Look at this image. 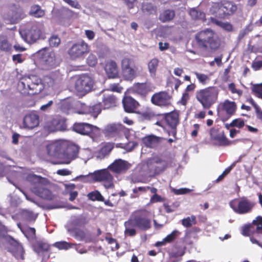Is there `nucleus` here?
<instances>
[{"label": "nucleus", "mask_w": 262, "mask_h": 262, "mask_svg": "<svg viewBox=\"0 0 262 262\" xmlns=\"http://www.w3.org/2000/svg\"><path fill=\"white\" fill-rule=\"evenodd\" d=\"M195 39L200 54L203 57H209L217 51L221 46V40L215 32L210 29H206L199 32L195 35Z\"/></svg>", "instance_id": "nucleus-1"}, {"label": "nucleus", "mask_w": 262, "mask_h": 262, "mask_svg": "<svg viewBox=\"0 0 262 262\" xmlns=\"http://www.w3.org/2000/svg\"><path fill=\"white\" fill-rule=\"evenodd\" d=\"M18 90L24 95H34L40 93L44 89L41 79L36 76L25 77L17 84Z\"/></svg>", "instance_id": "nucleus-2"}, {"label": "nucleus", "mask_w": 262, "mask_h": 262, "mask_svg": "<svg viewBox=\"0 0 262 262\" xmlns=\"http://www.w3.org/2000/svg\"><path fill=\"white\" fill-rule=\"evenodd\" d=\"M219 90L215 86H209L198 90L195 98L204 109H209L218 100Z\"/></svg>", "instance_id": "nucleus-3"}, {"label": "nucleus", "mask_w": 262, "mask_h": 262, "mask_svg": "<svg viewBox=\"0 0 262 262\" xmlns=\"http://www.w3.org/2000/svg\"><path fill=\"white\" fill-rule=\"evenodd\" d=\"M27 179L33 185L32 191L39 197L48 200L53 199V195L51 191L46 188L42 184L43 178L40 176L35 174H30Z\"/></svg>", "instance_id": "nucleus-4"}, {"label": "nucleus", "mask_w": 262, "mask_h": 262, "mask_svg": "<svg viewBox=\"0 0 262 262\" xmlns=\"http://www.w3.org/2000/svg\"><path fill=\"white\" fill-rule=\"evenodd\" d=\"M161 116L165 127L170 129L168 131V135H171L176 140L177 139V126L180 121L179 112L174 110L169 113L161 114Z\"/></svg>", "instance_id": "nucleus-5"}, {"label": "nucleus", "mask_w": 262, "mask_h": 262, "mask_svg": "<svg viewBox=\"0 0 262 262\" xmlns=\"http://www.w3.org/2000/svg\"><path fill=\"white\" fill-rule=\"evenodd\" d=\"M236 5L231 1H225L214 3L211 8L213 14L221 17L233 15L237 10Z\"/></svg>", "instance_id": "nucleus-6"}, {"label": "nucleus", "mask_w": 262, "mask_h": 262, "mask_svg": "<svg viewBox=\"0 0 262 262\" xmlns=\"http://www.w3.org/2000/svg\"><path fill=\"white\" fill-rule=\"evenodd\" d=\"M128 223L142 230L150 228V220L148 217V212L146 210H139L133 213L128 220Z\"/></svg>", "instance_id": "nucleus-7"}, {"label": "nucleus", "mask_w": 262, "mask_h": 262, "mask_svg": "<svg viewBox=\"0 0 262 262\" xmlns=\"http://www.w3.org/2000/svg\"><path fill=\"white\" fill-rule=\"evenodd\" d=\"M121 74L125 80L132 81L137 76L138 68L134 59L124 57L121 61Z\"/></svg>", "instance_id": "nucleus-8"}, {"label": "nucleus", "mask_w": 262, "mask_h": 262, "mask_svg": "<svg viewBox=\"0 0 262 262\" xmlns=\"http://www.w3.org/2000/svg\"><path fill=\"white\" fill-rule=\"evenodd\" d=\"M105 137L113 138H119L123 135L127 136L129 130L120 123H111L106 125L103 130Z\"/></svg>", "instance_id": "nucleus-9"}, {"label": "nucleus", "mask_w": 262, "mask_h": 262, "mask_svg": "<svg viewBox=\"0 0 262 262\" xmlns=\"http://www.w3.org/2000/svg\"><path fill=\"white\" fill-rule=\"evenodd\" d=\"M229 205L234 212L242 214L250 212L253 208L254 203L244 197L239 200H232L230 202Z\"/></svg>", "instance_id": "nucleus-10"}, {"label": "nucleus", "mask_w": 262, "mask_h": 262, "mask_svg": "<svg viewBox=\"0 0 262 262\" xmlns=\"http://www.w3.org/2000/svg\"><path fill=\"white\" fill-rule=\"evenodd\" d=\"M172 96L167 91H160L152 95L151 103L161 107H169L172 106Z\"/></svg>", "instance_id": "nucleus-11"}, {"label": "nucleus", "mask_w": 262, "mask_h": 262, "mask_svg": "<svg viewBox=\"0 0 262 262\" xmlns=\"http://www.w3.org/2000/svg\"><path fill=\"white\" fill-rule=\"evenodd\" d=\"M90 52V47L83 40L74 43L68 50L72 59L83 58Z\"/></svg>", "instance_id": "nucleus-12"}, {"label": "nucleus", "mask_w": 262, "mask_h": 262, "mask_svg": "<svg viewBox=\"0 0 262 262\" xmlns=\"http://www.w3.org/2000/svg\"><path fill=\"white\" fill-rule=\"evenodd\" d=\"M155 87L149 81L144 82H135L130 88L132 93L138 95L142 98H145L149 93L154 91Z\"/></svg>", "instance_id": "nucleus-13"}, {"label": "nucleus", "mask_w": 262, "mask_h": 262, "mask_svg": "<svg viewBox=\"0 0 262 262\" xmlns=\"http://www.w3.org/2000/svg\"><path fill=\"white\" fill-rule=\"evenodd\" d=\"M39 54L41 55V62L44 70H51L59 66V62L56 59L54 52L44 50Z\"/></svg>", "instance_id": "nucleus-14"}, {"label": "nucleus", "mask_w": 262, "mask_h": 262, "mask_svg": "<svg viewBox=\"0 0 262 262\" xmlns=\"http://www.w3.org/2000/svg\"><path fill=\"white\" fill-rule=\"evenodd\" d=\"M67 144L61 141H56L46 146L48 155L51 157L59 158L67 148Z\"/></svg>", "instance_id": "nucleus-15"}, {"label": "nucleus", "mask_w": 262, "mask_h": 262, "mask_svg": "<svg viewBox=\"0 0 262 262\" xmlns=\"http://www.w3.org/2000/svg\"><path fill=\"white\" fill-rule=\"evenodd\" d=\"M93 81L88 75L81 76L76 81L75 88L77 91L81 93L90 92L93 86Z\"/></svg>", "instance_id": "nucleus-16"}, {"label": "nucleus", "mask_w": 262, "mask_h": 262, "mask_svg": "<svg viewBox=\"0 0 262 262\" xmlns=\"http://www.w3.org/2000/svg\"><path fill=\"white\" fill-rule=\"evenodd\" d=\"M22 36H24L25 40L33 43L40 38L41 32L36 25H32L29 28L20 32Z\"/></svg>", "instance_id": "nucleus-17"}, {"label": "nucleus", "mask_w": 262, "mask_h": 262, "mask_svg": "<svg viewBox=\"0 0 262 262\" xmlns=\"http://www.w3.org/2000/svg\"><path fill=\"white\" fill-rule=\"evenodd\" d=\"M210 135L211 139L217 141L219 146H228L232 143V142L227 138L224 132L219 133L218 129L213 127L210 129Z\"/></svg>", "instance_id": "nucleus-18"}, {"label": "nucleus", "mask_w": 262, "mask_h": 262, "mask_svg": "<svg viewBox=\"0 0 262 262\" xmlns=\"http://www.w3.org/2000/svg\"><path fill=\"white\" fill-rule=\"evenodd\" d=\"M94 178L97 181H106L107 185L105 186L107 188L112 187L114 185L113 177L106 169L95 171L94 173Z\"/></svg>", "instance_id": "nucleus-19"}, {"label": "nucleus", "mask_w": 262, "mask_h": 262, "mask_svg": "<svg viewBox=\"0 0 262 262\" xmlns=\"http://www.w3.org/2000/svg\"><path fill=\"white\" fill-rule=\"evenodd\" d=\"M124 110L127 113H136L139 106V102L131 96H125L122 100Z\"/></svg>", "instance_id": "nucleus-20"}, {"label": "nucleus", "mask_w": 262, "mask_h": 262, "mask_svg": "<svg viewBox=\"0 0 262 262\" xmlns=\"http://www.w3.org/2000/svg\"><path fill=\"white\" fill-rule=\"evenodd\" d=\"M39 123V116L34 112L27 114L23 119V125L26 128L33 129L38 126Z\"/></svg>", "instance_id": "nucleus-21"}, {"label": "nucleus", "mask_w": 262, "mask_h": 262, "mask_svg": "<svg viewBox=\"0 0 262 262\" xmlns=\"http://www.w3.org/2000/svg\"><path fill=\"white\" fill-rule=\"evenodd\" d=\"M220 106L221 111L226 114L227 118L234 115L237 110L236 103L229 100H225L220 103Z\"/></svg>", "instance_id": "nucleus-22"}, {"label": "nucleus", "mask_w": 262, "mask_h": 262, "mask_svg": "<svg viewBox=\"0 0 262 262\" xmlns=\"http://www.w3.org/2000/svg\"><path fill=\"white\" fill-rule=\"evenodd\" d=\"M97 128L96 126L86 123H75L73 126V130L80 134L88 135Z\"/></svg>", "instance_id": "nucleus-23"}, {"label": "nucleus", "mask_w": 262, "mask_h": 262, "mask_svg": "<svg viewBox=\"0 0 262 262\" xmlns=\"http://www.w3.org/2000/svg\"><path fill=\"white\" fill-rule=\"evenodd\" d=\"M45 80L49 87L55 88L61 82L62 77L59 72L57 71L46 76Z\"/></svg>", "instance_id": "nucleus-24"}, {"label": "nucleus", "mask_w": 262, "mask_h": 262, "mask_svg": "<svg viewBox=\"0 0 262 262\" xmlns=\"http://www.w3.org/2000/svg\"><path fill=\"white\" fill-rule=\"evenodd\" d=\"M104 70L109 78H116L119 77L117 64L113 60H110L106 62Z\"/></svg>", "instance_id": "nucleus-25"}, {"label": "nucleus", "mask_w": 262, "mask_h": 262, "mask_svg": "<svg viewBox=\"0 0 262 262\" xmlns=\"http://www.w3.org/2000/svg\"><path fill=\"white\" fill-rule=\"evenodd\" d=\"M150 163L153 165L156 173L163 172L168 167L167 161L158 156L153 157Z\"/></svg>", "instance_id": "nucleus-26"}, {"label": "nucleus", "mask_w": 262, "mask_h": 262, "mask_svg": "<svg viewBox=\"0 0 262 262\" xmlns=\"http://www.w3.org/2000/svg\"><path fill=\"white\" fill-rule=\"evenodd\" d=\"M109 168L113 171L119 173L128 168V162L122 159L116 160L110 165Z\"/></svg>", "instance_id": "nucleus-27"}, {"label": "nucleus", "mask_w": 262, "mask_h": 262, "mask_svg": "<svg viewBox=\"0 0 262 262\" xmlns=\"http://www.w3.org/2000/svg\"><path fill=\"white\" fill-rule=\"evenodd\" d=\"M114 143L106 142L102 144L98 151V157L101 159L108 155L114 148Z\"/></svg>", "instance_id": "nucleus-28"}, {"label": "nucleus", "mask_w": 262, "mask_h": 262, "mask_svg": "<svg viewBox=\"0 0 262 262\" xmlns=\"http://www.w3.org/2000/svg\"><path fill=\"white\" fill-rule=\"evenodd\" d=\"M12 46L6 35L0 34V51L5 53L10 52Z\"/></svg>", "instance_id": "nucleus-29"}, {"label": "nucleus", "mask_w": 262, "mask_h": 262, "mask_svg": "<svg viewBox=\"0 0 262 262\" xmlns=\"http://www.w3.org/2000/svg\"><path fill=\"white\" fill-rule=\"evenodd\" d=\"M50 248V246L42 241H37L33 245V250L37 254L47 252Z\"/></svg>", "instance_id": "nucleus-30"}, {"label": "nucleus", "mask_w": 262, "mask_h": 262, "mask_svg": "<svg viewBox=\"0 0 262 262\" xmlns=\"http://www.w3.org/2000/svg\"><path fill=\"white\" fill-rule=\"evenodd\" d=\"M144 145L150 148L156 147L160 142V138L154 135H149L142 139Z\"/></svg>", "instance_id": "nucleus-31"}, {"label": "nucleus", "mask_w": 262, "mask_h": 262, "mask_svg": "<svg viewBox=\"0 0 262 262\" xmlns=\"http://www.w3.org/2000/svg\"><path fill=\"white\" fill-rule=\"evenodd\" d=\"M175 16L174 10L166 9L161 12L159 16V19L162 23H166L171 21Z\"/></svg>", "instance_id": "nucleus-32"}, {"label": "nucleus", "mask_w": 262, "mask_h": 262, "mask_svg": "<svg viewBox=\"0 0 262 262\" xmlns=\"http://www.w3.org/2000/svg\"><path fill=\"white\" fill-rule=\"evenodd\" d=\"M104 109H109L117 105V98L114 95H108L104 97L102 100Z\"/></svg>", "instance_id": "nucleus-33"}, {"label": "nucleus", "mask_w": 262, "mask_h": 262, "mask_svg": "<svg viewBox=\"0 0 262 262\" xmlns=\"http://www.w3.org/2000/svg\"><path fill=\"white\" fill-rule=\"evenodd\" d=\"M141 9L143 13L148 14H156L157 8L151 3L144 2L142 4Z\"/></svg>", "instance_id": "nucleus-34"}, {"label": "nucleus", "mask_w": 262, "mask_h": 262, "mask_svg": "<svg viewBox=\"0 0 262 262\" xmlns=\"http://www.w3.org/2000/svg\"><path fill=\"white\" fill-rule=\"evenodd\" d=\"M9 251L12 253L13 256L17 260H23L25 259V251L21 246H17L13 247Z\"/></svg>", "instance_id": "nucleus-35"}, {"label": "nucleus", "mask_w": 262, "mask_h": 262, "mask_svg": "<svg viewBox=\"0 0 262 262\" xmlns=\"http://www.w3.org/2000/svg\"><path fill=\"white\" fill-rule=\"evenodd\" d=\"M159 62V60L155 58L151 59L148 63V69L151 77L156 76Z\"/></svg>", "instance_id": "nucleus-36"}, {"label": "nucleus", "mask_w": 262, "mask_h": 262, "mask_svg": "<svg viewBox=\"0 0 262 262\" xmlns=\"http://www.w3.org/2000/svg\"><path fill=\"white\" fill-rule=\"evenodd\" d=\"M18 226L27 238L34 239L35 238L36 230L34 228L27 227L25 228H22L19 224H18Z\"/></svg>", "instance_id": "nucleus-37"}, {"label": "nucleus", "mask_w": 262, "mask_h": 262, "mask_svg": "<svg viewBox=\"0 0 262 262\" xmlns=\"http://www.w3.org/2000/svg\"><path fill=\"white\" fill-rule=\"evenodd\" d=\"M30 14L35 17H41L44 16L45 12L39 5H35L31 7Z\"/></svg>", "instance_id": "nucleus-38"}, {"label": "nucleus", "mask_w": 262, "mask_h": 262, "mask_svg": "<svg viewBox=\"0 0 262 262\" xmlns=\"http://www.w3.org/2000/svg\"><path fill=\"white\" fill-rule=\"evenodd\" d=\"M89 200L93 201L102 202L104 201V197L98 190H95L89 192L87 195Z\"/></svg>", "instance_id": "nucleus-39"}, {"label": "nucleus", "mask_w": 262, "mask_h": 262, "mask_svg": "<svg viewBox=\"0 0 262 262\" xmlns=\"http://www.w3.org/2000/svg\"><path fill=\"white\" fill-rule=\"evenodd\" d=\"M124 226L125 227L124 231L125 235L129 236H134L136 234V231L134 228L135 226H134L133 224L129 223L128 220L125 222Z\"/></svg>", "instance_id": "nucleus-40"}, {"label": "nucleus", "mask_w": 262, "mask_h": 262, "mask_svg": "<svg viewBox=\"0 0 262 262\" xmlns=\"http://www.w3.org/2000/svg\"><path fill=\"white\" fill-rule=\"evenodd\" d=\"M182 224L185 227L188 228L192 226V225L196 224V217L194 215H191L182 220Z\"/></svg>", "instance_id": "nucleus-41"}, {"label": "nucleus", "mask_w": 262, "mask_h": 262, "mask_svg": "<svg viewBox=\"0 0 262 262\" xmlns=\"http://www.w3.org/2000/svg\"><path fill=\"white\" fill-rule=\"evenodd\" d=\"M190 15L193 19H204L205 17V14L196 10L195 8H193L190 10Z\"/></svg>", "instance_id": "nucleus-42"}, {"label": "nucleus", "mask_w": 262, "mask_h": 262, "mask_svg": "<svg viewBox=\"0 0 262 262\" xmlns=\"http://www.w3.org/2000/svg\"><path fill=\"white\" fill-rule=\"evenodd\" d=\"M245 121L244 119L239 118H236L232 121V122L228 124L229 127H236L238 128H242L245 126ZM228 126V124L226 125V126ZM228 128V127H227Z\"/></svg>", "instance_id": "nucleus-43"}, {"label": "nucleus", "mask_w": 262, "mask_h": 262, "mask_svg": "<svg viewBox=\"0 0 262 262\" xmlns=\"http://www.w3.org/2000/svg\"><path fill=\"white\" fill-rule=\"evenodd\" d=\"M194 74L198 79L199 82L203 85L207 84L210 80L209 77L204 74L195 72Z\"/></svg>", "instance_id": "nucleus-44"}, {"label": "nucleus", "mask_w": 262, "mask_h": 262, "mask_svg": "<svg viewBox=\"0 0 262 262\" xmlns=\"http://www.w3.org/2000/svg\"><path fill=\"white\" fill-rule=\"evenodd\" d=\"M53 246L58 248L59 250H66L72 247V244L66 241H61L55 243Z\"/></svg>", "instance_id": "nucleus-45"}, {"label": "nucleus", "mask_w": 262, "mask_h": 262, "mask_svg": "<svg viewBox=\"0 0 262 262\" xmlns=\"http://www.w3.org/2000/svg\"><path fill=\"white\" fill-rule=\"evenodd\" d=\"M102 105L100 103L95 104L90 107V112L92 115L97 117L101 112Z\"/></svg>", "instance_id": "nucleus-46"}, {"label": "nucleus", "mask_w": 262, "mask_h": 262, "mask_svg": "<svg viewBox=\"0 0 262 262\" xmlns=\"http://www.w3.org/2000/svg\"><path fill=\"white\" fill-rule=\"evenodd\" d=\"M251 90L257 97L262 99V83L253 85Z\"/></svg>", "instance_id": "nucleus-47"}, {"label": "nucleus", "mask_w": 262, "mask_h": 262, "mask_svg": "<svg viewBox=\"0 0 262 262\" xmlns=\"http://www.w3.org/2000/svg\"><path fill=\"white\" fill-rule=\"evenodd\" d=\"M180 232L178 230H173L170 234L167 235L164 239L166 243H171L173 242L177 236L180 234Z\"/></svg>", "instance_id": "nucleus-48"}, {"label": "nucleus", "mask_w": 262, "mask_h": 262, "mask_svg": "<svg viewBox=\"0 0 262 262\" xmlns=\"http://www.w3.org/2000/svg\"><path fill=\"white\" fill-rule=\"evenodd\" d=\"M253 225L256 226V232L258 233H261L262 231V217L258 216L256 218V220H253L252 222Z\"/></svg>", "instance_id": "nucleus-49"}, {"label": "nucleus", "mask_w": 262, "mask_h": 262, "mask_svg": "<svg viewBox=\"0 0 262 262\" xmlns=\"http://www.w3.org/2000/svg\"><path fill=\"white\" fill-rule=\"evenodd\" d=\"M86 237V234L85 232L80 229H75L74 230V237L79 240L82 241Z\"/></svg>", "instance_id": "nucleus-50"}, {"label": "nucleus", "mask_w": 262, "mask_h": 262, "mask_svg": "<svg viewBox=\"0 0 262 262\" xmlns=\"http://www.w3.org/2000/svg\"><path fill=\"white\" fill-rule=\"evenodd\" d=\"M60 43V39L57 35H52L49 39V44L52 47H57Z\"/></svg>", "instance_id": "nucleus-51"}, {"label": "nucleus", "mask_w": 262, "mask_h": 262, "mask_svg": "<svg viewBox=\"0 0 262 262\" xmlns=\"http://www.w3.org/2000/svg\"><path fill=\"white\" fill-rule=\"evenodd\" d=\"M60 108L62 112L68 114L69 111L72 108V106L69 102L64 101L61 103Z\"/></svg>", "instance_id": "nucleus-52"}, {"label": "nucleus", "mask_w": 262, "mask_h": 262, "mask_svg": "<svg viewBox=\"0 0 262 262\" xmlns=\"http://www.w3.org/2000/svg\"><path fill=\"white\" fill-rule=\"evenodd\" d=\"M86 62L90 66L94 67L97 63V58L95 55L91 54L87 58Z\"/></svg>", "instance_id": "nucleus-53"}, {"label": "nucleus", "mask_w": 262, "mask_h": 262, "mask_svg": "<svg viewBox=\"0 0 262 262\" xmlns=\"http://www.w3.org/2000/svg\"><path fill=\"white\" fill-rule=\"evenodd\" d=\"M156 116L155 113L151 110H147L142 113V117L147 120H151L155 118Z\"/></svg>", "instance_id": "nucleus-54"}, {"label": "nucleus", "mask_w": 262, "mask_h": 262, "mask_svg": "<svg viewBox=\"0 0 262 262\" xmlns=\"http://www.w3.org/2000/svg\"><path fill=\"white\" fill-rule=\"evenodd\" d=\"M231 169V166H229L226 168L225 170L223 172V173L220 176H219V177L216 179L215 182L216 183H219L222 181L224 179V178L230 172Z\"/></svg>", "instance_id": "nucleus-55"}, {"label": "nucleus", "mask_w": 262, "mask_h": 262, "mask_svg": "<svg viewBox=\"0 0 262 262\" xmlns=\"http://www.w3.org/2000/svg\"><path fill=\"white\" fill-rule=\"evenodd\" d=\"M165 198H162L161 196L158 194H154L150 199V202L151 203H155L157 202H162L165 201Z\"/></svg>", "instance_id": "nucleus-56"}, {"label": "nucleus", "mask_w": 262, "mask_h": 262, "mask_svg": "<svg viewBox=\"0 0 262 262\" xmlns=\"http://www.w3.org/2000/svg\"><path fill=\"white\" fill-rule=\"evenodd\" d=\"M110 89L112 92L121 93L123 88L120 86L119 83H113L110 85Z\"/></svg>", "instance_id": "nucleus-57"}, {"label": "nucleus", "mask_w": 262, "mask_h": 262, "mask_svg": "<svg viewBox=\"0 0 262 262\" xmlns=\"http://www.w3.org/2000/svg\"><path fill=\"white\" fill-rule=\"evenodd\" d=\"M63 1L73 8L78 9H79L81 8L80 5L77 1H73V0H63Z\"/></svg>", "instance_id": "nucleus-58"}, {"label": "nucleus", "mask_w": 262, "mask_h": 262, "mask_svg": "<svg viewBox=\"0 0 262 262\" xmlns=\"http://www.w3.org/2000/svg\"><path fill=\"white\" fill-rule=\"evenodd\" d=\"M12 59L14 62L18 63H21L24 60V59L22 58V54H21L13 55Z\"/></svg>", "instance_id": "nucleus-59"}, {"label": "nucleus", "mask_w": 262, "mask_h": 262, "mask_svg": "<svg viewBox=\"0 0 262 262\" xmlns=\"http://www.w3.org/2000/svg\"><path fill=\"white\" fill-rule=\"evenodd\" d=\"M222 28L228 32H232L233 30V27L231 24L228 22L224 23L221 25Z\"/></svg>", "instance_id": "nucleus-60"}, {"label": "nucleus", "mask_w": 262, "mask_h": 262, "mask_svg": "<svg viewBox=\"0 0 262 262\" xmlns=\"http://www.w3.org/2000/svg\"><path fill=\"white\" fill-rule=\"evenodd\" d=\"M251 226L250 225L245 226L242 229V234L246 236H250L251 233Z\"/></svg>", "instance_id": "nucleus-61"}, {"label": "nucleus", "mask_w": 262, "mask_h": 262, "mask_svg": "<svg viewBox=\"0 0 262 262\" xmlns=\"http://www.w3.org/2000/svg\"><path fill=\"white\" fill-rule=\"evenodd\" d=\"M125 4L126 6L129 9H132L134 8L135 3L137 0H122Z\"/></svg>", "instance_id": "nucleus-62"}, {"label": "nucleus", "mask_w": 262, "mask_h": 262, "mask_svg": "<svg viewBox=\"0 0 262 262\" xmlns=\"http://www.w3.org/2000/svg\"><path fill=\"white\" fill-rule=\"evenodd\" d=\"M249 32V31L247 28H245L241 30L238 35V39L239 40L242 39L247 34H248Z\"/></svg>", "instance_id": "nucleus-63"}, {"label": "nucleus", "mask_w": 262, "mask_h": 262, "mask_svg": "<svg viewBox=\"0 0 262 262\" xmlns=\"http://www.w3.org/2000/svg\"><path fill=\"white\" fill-rule=\"evenodd\" d=\"M193 127L194 129L191 133V136L192 137H196L198 136V132L200 129V125L199 124H194Z\"/></svg>", "instance_id": "nucleus-64"}]
</instances>
